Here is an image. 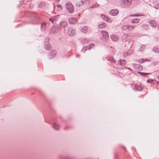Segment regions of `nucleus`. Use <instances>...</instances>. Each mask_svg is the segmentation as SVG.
Instances as JSON below:
<instances>
[{
    "label": "nucleus",
    "mask_w": 159,
    "mask_h": 159,
    "mask_svg": "<svg viewBox=\"0 0 159 159\" xmlns=\"http://www.w3.org/2000/svg\"><path fill=\"white\" fill-rule=\"evenodd\" d=\"M135 27V25H125L122 27V29L126 31H130L132 30Z\"/></svg>",
    "instance_id": "1"
},
{
    "label": "nucleus",
    "mask_w": 159,
    "mask_h": 159,
    "mask_svg": "<svg viewBox=\"0 0 159 159\" xmlns=\"http://www.w3.org/2000/svg\"><path fill=\"white\" fill-rule=\"evenodd\" d=\"M90 2L89 0H81L80 2L76 3L77 6L80 7L82 5H87L89 4Z\"/></svg>",
    "instance_id": "2"
},
{
    "label": "nucleus",
    "mask_w": 159,
    "mask_h": 159,
    "mask_svg": "<svg viewBox=\"0 0 159 159\" xmlns=\"http://www.w3.org/2000/svg\"><path fill=\"white\" fill-rule=\"evenodd\" d=\"M131 39V36L126 34L123 35L121 38V40L123 42H128L129 43Z\"/></svg>",
    "instance_id": "3"
},
{
    "label": "nucleus",
    "mask_w": 159,
    "mask_h": 159,
    "mask_svg": "<svg viewBox=\"0 0 159 159\" xmlns=\"http://www.w3.org/2000/svg\"><path fill=\"white\" fill-rule=\"evenodd\" d=\"M66 8L68 11L70 13H72L74 11V8L73 5L70 3H67L66 4Z\"/></svg>",
    "instance_id": "4"
},
{
    "label": "nucleus",
    "mask_w": 159,
    "mask_h": 159,
    "mask_svg": "<svg viewBox=\"0 0 159 159\" xmlns=\"http://www.w3.org/2000/svg\"><path fill=\"white\" fill-rule=\"evenodd\" d=\"M67 34L70 36H73L76 34L75 30L71 27L68 28L67 29Z\"/></svg>",
    "instance_id": "5"
},
{
    "label": "nucleus",
    "mask_w": 159,
    "mask_h": 159,
    "mask_svg": "<svg viewBox=\"0 0 159 159\" xmlns=\"http://www.w3.org/2000/svg\"><path fill=\"white\" fill-rule=\"evenodd\" d=\"M101 16L104 20L107 21L109 22H111L112 21V20L111 18H109L105 15L102 14Z\"/></svg>",
    "instance_id": "6"
},
{
    "label": "nucleus",
    "mask_w": 159,
    "mask_h": 159,
    "mask_svg": "<svg viewBox=\"0 0 159 159\" xmlns=\"http://www.w3.org/2000/svg\"><path fill=\"white\" fill-rule=\"evenodd\" d=\"M57 52L55 50H52L51 51L48 55L49 59H51L54 57L56 55Z\"/></svg>",
    "instance_id": "7"
},
{
    "label": "nucleus",
    "mask_w": 159,
    "mask_h": 159,
    "mask_svg": "<svg viewBox=\"0 0 159 159\" xmlns=\"http://www.w3.org/2000/svg\"><path fill=\"white\" fill-rule=\"evenodd\" d=\"M132 0H125L123 3L124 7H128L131 4Z\"/></svg>",
    "instance_id": "8"
},
{
    "label": "nucleus",
    "mask_w": 159,
    "mask_h": 159,
    "mask_svg": "<svg viewBox=\"0 0 159 159\" xmlns=\"http://www.w3.org/2000/svg\"><path fill=\"white\" fill-rule=\"evenodd\" d=\"M77 21V19L75 17L70 18L68 20L70 24H74L76 23Z\"/></svg>",
    "instance_id": "9"
},
{
    "label": "nucleus",
    "mask_w": 159,
    "mask_h": 159,
    "mask_svg": "<svg viewBox=\"0 0 159 159\" xmlns=\"http://www.w3.org/2000/svg\"><path fill=\"white\" fill-rule=\"evenodd\" d=\"M118 12L119 11L117 9L111 10L109 12L110 14L113 16L117 15Z\"/></svg>",
    "instance_id": "10"
},
{
    "label": "nucleus",
    "mask_w": 159,
    "mask_h": 159,
    "mask_svg": "<svg viewBox=\"0 0 159 159\" xmlns=\"http://www.w3.org/2000/svg\"><path fill=\"white\" fill-rule=\"evenodd\" d=\"M60 26L62 28H65L67 26V24L66 22L65 21H62L59 24Z\"/></svg>",
    "instance_id": "11"
},
{
    "label": "nucleus",
    "mask_w": 159,
    "mask_h": 159,
    "mask_svg": "<svg viewBox=\"0 0 159 159\" xmlns=\"http://www.w3.org/2000/svg\"><path fill=\"white\" fill-rule=\"evenodd\" d=\"M135 89H136V90L138 91H142L143 89V87L141 85V84H136L135 85Z\"/></svg>",
    "instance_id": "12"
},
{
    "label": "nucleus",
    "mask_w": 159,
    "mask_h": 159,
    "mask_svg": "<svg viewBox=\"0 0 159 159\" xmlns=\"http://www.w3.org/2000/svg\"><path fill=\"white\" fill-rule=\"evenodd\" d=\"M101 33L103 35V37L106 39H107L109 37L108 33L106 31H102Z\"/></svg>",
    "instance_id": "13"
},
{
    "label": "nucleus",
    "mask_w": 159,
    "mask_h": 159,
    "mask_svg": "<svg viewBox=\"0 0 159 159\" xmlns=\"http://www.w3.org/2000/svg\"><path fill=\"white\" fill-rule=\"evenodd\" d=\"M149 23L151 26L156 27L157 25V23L155 20H151L149 21Z\"/></svg>",
    "instance_id": "14"
},
{
    "label": "nucleus",
    "mask_w": 159,
    "mask_h": 159,
    "mask_svg": "<svg viewBox=\"0 0 159 159\" xmlns=\"http://www.w3.org/2000/svg\"><path fill=\"white\" fill-rule=\"evenodd\" d=\"M144 16V14L143 13H135L133 15H130V16Z\"/></svg>",
    "instance_id": "15"
},
{
    "label": "nucleus",
    "mask_w": 159,
    "mask_h": 159,
    "mask_svg": "<svg viewBox=\"0 0 159 159\" xmlns=\"http://www.w3.org/2000/svg\"><path fill=\"white\" fill-rule=\"evenodd\" d=\"M108 61L110 62L115 63L116 62V61L112 57H110L107 59Z\"/></svg>",
    "instance_id": "16"
},
{
    "label": "nucleus",
    "mask_w": 159,
    "mask_h": 159,
    "mask_svg": "<svg viewBox=\"0 0 159 159\" xmlns=\"http://www.w3.org/2000/svg\"><path fill=\"white\" fill-rule=\"evenodd\" d=\"M140 21V20L138 18H135L132 19L131 21V23L132 24L138 23Z\"/></svg>",
    "instance_id": "17"
},
{
    "label": "nucleus",
    "mask_w": 159,
    "mask_h": 159,
    "mask_svg": "<svg viewBox=\"0 0 159 159\" xmlns=\"http://www.w3.org/2000/svg\"><path fill=\"white\" fill-rule=\"evenodd\" d=\"M118 63L122 66H124L126 64V61L125 60H120L118 61Z\"/></svg>",
    "instance_id": "18"
},
{
    "label": "nucleus",
    "mask_w": 159,
    "mask_h": 159,
    "mask_svg": "<svg viewBox=\"0 0 159 159\" xmlns=\"http://www.w3.org/2000/svg\"><path fill=\"white\" fill-rule=\"evenodd\" d=\"M128 51V52H126L124 53L123 57H126L128 55H130L132 52V51L130 50H129Z\"/></svg>",
    "instance_id": "19"
},
{
    "label": "nucleus",
    "mask_w": 159,
    "mask_h": 159,
    "mask_svg": "<svg viewBox=\"0 0 159 159\" xmlns=\"http://www.w3.org/2000/svg\"><path fill=\"white\" fill-rule=\"evenodd\" d=\"M46 23H43L41 24V30L42 31H44L46 28Z\"/></svg>",
    "instance_id": "20"
},
{
    "label": "nucleus",
    "mask_w": 159,
    "mask_h": 159,
    "mask_svg": "<svg viewBox=\"0 0 159 159\" xmlns=\"http://www.w3.org/2000/svg\"><path fill=\"white\" fill-rule=\"evenodd\" d=\"M81 31L84 33H86L88 31V27L85 26L83 27L81 30Z\"/></svg>",
    "instance_id": "21"
},
{
    "label": "nucleus",
    "mask_w": 159,
    "mask_h": 159,
    "mask_svg": "<svg viewBox=\"0 0 159 159\" xmlns=\"http://www.w3.org/2000/svg\"><path fill=\"white\" fill-rule=\"evenodd\" d=\"M135 66L137 70H141L143 69L142 67L139 64H137Z\"/></svg>",
    "instance_id": "22"
},
{
    "label": "nucleus",
    "mask_w": 159,
    "mask_h": 159,
    "mask_svg": "<svg viewBox=\"0 0 159 159\" xmlns=\"http://www.w3.org/2000/svg\"><path fill=\"white\" fill-rule=\"evenodd\" d=\"M111 38L113 41H116L118 40L117 37L113 35H112L111 36Z\"/></svg>",
    "instance_id": "23"
},
{
    "label": "nucleus",
    "mask_w": 159,
    "mask_h": 159,
    "mask_svg": "<svg viewBox=\"0 0 159 159\" xmlns=\"http://www.w3.org/2000/svg\"><path fill=\"white\" fill-rule=\"evenodd\" d=\"M106 24L105 23H102L99 25H98V28L100 29H102L105 27Z\"/></svg>",
    "instance_id": "24"
},
{
    "label": "nucleus",
    "mask_w": 159,
    "mask_h": 159,
    "mask_svg": "<svg viewBox=\"0 0 159 159\" xmlns=\"http://www.w3.org/2000/svg\"><path fill=\"white\" fill-rule=\"evenodd\" d=\"M53 128L56 130H58L59 129L60 127L59 125L56 124H54L52 126Z\"/></svg>",
    "instance_id": "25"
},
{
    "label": "nucleus",
    "mask_w": 159,
    "mask_h": 159,
    "mask_svg": "<svg viewBox=\"0 0 159 159\" xmlns=\"http://www.w3.org/2000/svg\"><path fill=\"white\" fill-rule=\"evenodd\" d=\"M45 48L47 50H49L51 48V45L49 44H48L46 45V46H45Z\"/></svg>",
    "instance_id": "26"
},
{
    "label": "nucleus",
    "mask_w": 159,
    "mask_h": 159,
    "mask_svg": "<svg viewBox=\"0 0 159 159\" xmlns=\"http://www.w3.org/2000/svg\"><path fill=\"white\" fill-rule=\"evenodd\" d=\"M57 9L58 11H60L62 10V7L61 5L60 4L57 5Z\"/></svg>",
    "instance_id": "27"
},
{
    "label": "nucleus",
    "mask_w": 159,
    "mask_h": 159,
    "mask_svg": "<svg viewBox=\"0 0 159 159\" xmlns=\"http://www.w3.org/2000/svg\"><path fill=\"white\" fill-rule=\"evenodd\" d=\"M145 48L146 46L145 45H142L140 48V50L141 51H142L145 49Z\"/></svg>",
    "instance_id": "28"
},
{
    "label": "nucleus",
    "mask_w": 159,
    "mask_h": 159,
    "mask_svg": "<svg viewBox=\"0 0 159 159\" xmlns=\"http://www.w3.org/2000/svg\"><path fill=\"white\" fill-rule=\"evenodd\" d=\"M139 73L140 74V75L142 76H145L149 74V73H144V72H139Z\"/></svg>",
    "instance_id": "29"
},
{
    "label": "nucleus",
    "mask_w": 159,
    "mask_h": 159,
    "mask_svg": "<svg viewBox=\"0 0 159 159\" xmlns=\"http://www.w3.org/2000/svg\"><path fill=\"white\" fill-rule=\"evenodd\" d=\"M153 51L155 52L159 53V48L157 47H155L153 49Z\"/></svg>",
    "instance_id": "30"
},
{
    "label": "nucleus",
    "mask_w": 159,
    "mask_h": 159,
    "mask_svg": "<svg viewBox=\"0 0 159 159\" xmlns=\"http://www.w3.org/2000/svg\"><path fill=\"white\" fill-rule=\"evenodd\" d=\"M98 6H99V5L97 3H96L95 4L93 5L92 6H91L90 7V8H95V7H98Z\"/></svg>",
    "instance_id": "31"
},
{
    "label": "nucleus",
    "mask_w": 159,
    "mask_h": 159,
    "mask_svg": "<svg viewBox=\"0 0 159 159\" xmlns=\"http://www.w3.org/2000/svg\"><path fill=\"white\" fill-rule=\"evenodd\" d=\"M144 61V59H142L139 60L138 62L140 63H142Z\"/></svg>",
    "instance_id": "32"
},
{
    "label": "nucleus",
    "mask_w": 159,
    "mask_h": 159,
    "mask_svg": "<svg viewBox=\"0 0 159 159\" xmlns=\"http://www.w3.org/2000/svg\"><path fill=\"white\" fill-rule=\"evenodd\" d=\"M94 45L93 43H91L89 45V48H93V47H94Z\"/></svg>",
    "instance_id": "33"
},
{
    "label": "nucleus",
    "mask_w": 159,
    "mask_h": 159,
    "mask_svg": "<svg viewBox=\"0 0 159 159\" xmlns=\"http://www.w3.org/2000/svg\"><path fill=\"white\" fill-rule=\"evenodd\" d=\"M154 7L156 9H159V4H157L156 5H155L154 6Z\"/></svg>",
    "instance_id": "34"
},
{
    "label": "nucleus",
    "mask_w": 159,
    "mask_h": 159,
    "mask_svg": "<svg viewBox=\"0 0 159 159\" xmlns=\"http://www.w3.org/2000/svg\"><path fill=\"white\" fill-rule=\"evenodd\" d=\"M55 29V27H53L52 28L50 32L52 33H54L55 32L54 31V30Z\"/></svg>",
    "instance_id": "35"
},
{
    "label": "nucleus",
    "mask_w": 159,
    "mask_h": 159,
    "mask_svg": "<svg viewBox=\"0 0 159 159\" xmlns=\"http://www.w3.org/2000/svg\"><path fill=\"white\" fill-rule=\"evenodd\" d=\"M153 80L152 79H149L147 80V82L148 83H150L152 82L153 81Z\"/></svg>",
    "instance_id": "36"
},
{
    "label": "nucleus",
    "mask_w": 159,
    "mask_h": 159,
    "mask_svg": "<svg viewBox=\"0 0 159 159\" xmlns=\"http://www.w3.org/2000/svg\"><path fill=\"white\" fill-rule=\"evenodd\" d=\"M49 38H46V39H45V41L47 42H49Z\"/></svg>",
    "instance_id": "37"
},
{
    "label": "nucleus",
    "mask_w": 159,
    "mask_h": 159,
    "mask_svg": "<svg viewBox=\"0 0 159 159\" xmlns=\"http://www.w3.org/2000/svg\"><path fill=\"white\" fill-rule=\"evenodd\" d=\"M49 20L51 21L52 23H53V19L52 18H49Z\"/></svg>",
    "instance_id": "38"
},
{
    "label": "nucleus",
    "mask_w": 159,
    "mask_h": 159,
    "mask_svg": "<svg viewBox=\"0 0 159 159\" xmlns=\"http://www.w3.org/2000/svg\"><path fill=\"white\" fill-rule=\"evenodd\" d=\"M76 57H80V55L79 54H76Z\"/></svg>",
    "instance_id": "39"
},
{
    "label": "nucleus",
    "mask_w": 159,
    "mask_h": 159,
    "mask_svg": "<svg viewBox=\"0 0 159 159\" xmlns=\"http://www.w3.org/2000/svg\"><path fill=\"white\" fill-rule=\"evenodd\" d=\"M127 69H129L130 70H132L129 68V67H127Z\"/></svg>",
    "instance_id": "40"
},
{
    "label": "nucleus",
    "mask_w": 159,
    "mask_h": 159,
    "mask_svg": "<svg viewBox=\"0 0 159 159\" xmlns=\"http://www.w3.org/2000/svg\"><path fill=\"white\" fill-rule=\"evenodd\" d=\"M60 0H56V1L57 2H59Z\"/></svg>",
    "instance_id": "41"
},
{
    "label": "nucleus",
    "mask_w": 159,
    "mask_h": 159,
    "mask_svg": "<svg viewBox=\"0 0 159 159\" xmlns=\"http://www.w3.org/2000/svg\"><path fill=\"white\" fill-rule=\"evenodd\" d=\"M37 23V22H35V23H34V24H36V23Z\"/></svg>",
    "instance_id": "42"
},
{
    "label": "nucleus",
    "mask_w": 159,
    "mask_h": 159,
    "mask_svg": "<svg viewBox=\"0 0 159 159\" xmlns=\"http://www.w3.org/2000/svg\"><path fill=\"white\" fill-rule=\"evenodd\" d=\"M124 148L125 149V150H126V149L125 147H124Z\"/></svg>",
    "instance_id": "43"
}]
</instances>
